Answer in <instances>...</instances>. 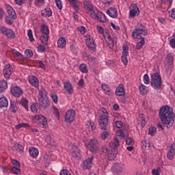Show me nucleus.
Wrapping results in <instances>:
<instances>
[{
    "label": "nucleus",
    "instance_id": "f257e3e1",
    "mask_svg": "<svg viewBox=\"0 0 175 175\" xmlns=\"http://www.w3.org/2000/svg\"><path fill=\"white\" fill-rule=\"evenodd\" d=\"M159 116L162 124L167 125V128L173 126L175 114L170 111V107L169 105H165L160 108Z\"/></svg>",
    "mask_w": 175,
    "mask_h": 175
},
{
    "label": "nucleus",
    "instance_id": "f03ea898",
    "mask_svg": "<svg viewBox=\"0 0 175 175\" xmlns=\"http://www.w3.org/2000/svg\"><path fill=\"white\" fill-rule=\"evenodd\" d=\"M151 85L154 90H161L162 85V78L158 72H154L151 75Z\"/></svg>",
    "mask_w": 175,
    "mask_h": 175
},
{
    "label": "nucleus",
    "instance_id": "7ed1b4c3",
    "mask_svg": "<svg viewBox=\"0 0 175 175\" xmlns=\"http://www.w3.org/2000/svg\"><path fill=\"white\" fill-rule=\"evenodd\" d=\"M98 124L103 131L109 129V113H107V111L99 116Z\"/></svg>",
    "mask_w": 175,
    "mask_h": 175
},
{
    "label": "nucleus",
    "instance_id": "20e7f679",
    "mask_svg": "<svg viewBox=\"0 0 175 175\" xmlns=\"http://www.w3.org/2000/svg\"><path fill=\"white\" fill-rule=\"evenodd\" d=\"M148 33V31L146 28L135 29L133 31V38L134 39H143L141 35L146 36Z\"/></svg>",
    "mask_w": 175,
    "mask_h": 175
},
{
    "label": "nucleus",
    "instance_id": "39448f33",
    "mask_svg": "<svg viewBox=\"0 0 175 175\" xmlns=\"http://www.w3.org/2000/svg\"><path fill=\"white\" fill-rule=\"evenodd\" d=\"M89 151L93 154H96L99 151V142L95 139H92L90 140L89 144Z\"/></svg>",
    "mask_w": 175,
    "mask_h": 175
},
{
    "label": "nucleus",
    "instance_id": "423d86ee",
    "mask_svg": "<svg viewBox=\"0 0 175 175\" xmlns=\"http://www.w3.org/2000/svg\"><path fill=\"white\" fill-rule=\"evenodd\" d=\"M76 118V111L73 109H70L67 111L65 115V121L67 124H72Z\"/></svg>",
    "mask_w": 175,
    "mask_h": 175
},
{
    "label": "nucleus",
    "instance_id": "0eeeda50",
    "mask_svg": "<svg viewBox=\"0 0 175 175\" xmlns=\"http://www.w3.org/2000/svg\"><path fill=\"white\" fill-rule=\"evenodd\" d=\"M85 44L88 46L90 51L95 53L96 51V44H95V40L92 36H89L85 40Z\"/></svg>",
    "mask_w": 175,
    "mask_h": 175
},
{
    "label": "nucleus",
    "instance_id": "6e6552de",
    "mask_svg": "<svg viewBox=\"0 0 175 175\" xmlns=\"http://www.w3.org/2000/svg\"><path fill=\"white\" fill-rule=\"evenodd\" d=\"M0 31L3 35H5L6 37L9 38V39H14L16 38V33H14V31L10 29L3 27L1 28Z\"/></svg>",
    "mask_w": 175,
    "mask_h": 175
},
{
    "label": "nucleus",
    "instance_id": "1a4fd4ad",
    "mask_svg": "<svg viewBox=\"0 0 175 175\" xmlns=\"http://www.w3.org/2000/svg\"><path fill=\"white\" fill-rule=\"evenodd\" d=\"M91 14L92 17L94 18H97L98 21L100 23H106L107 21V18H106V15L102 13V12H95V11H93V12H91Z\"/></svg>",
    "mask_w": 175,
    "mask_h": 175
},
{
    "label": "nucleus",
    "instance_id": "9d476101",
    "mask_svg": "<svg viewBox=\"0 0 175 175\" xmlns=\"http://www.w3.org/2000/svg\"><path fill=\"white\" fill-rule=\"evenodd\" d=\"M129 50V47L128 46L125 45L122 48V61L124 64V65H128V55L129 54V52L128 51Z\"/></svg>",
    "mask_w": 175,
    "mask_h": 175
},
{
    "label": "nucleus",
    "instance_id": "9b49d317",
    "mask_svg": "<svg viewBox=\"0 0 175 175\" xmlns=\"http://www.w3.org/2000/svg\"><path fill=\"white\" fill-rule=\"evenodd\" d=\"M3 75L5 79H10V76L13 73V68L10 64H7L3 69Z\"/></svg>",
    "mask_w": 175,
    "mask_h": 175
},
{
    "label": "nucleus",
    "instance_id": "f8f14e48",
    "mask_svg": "<svg viewBox=\"0 0 175 175\" xmlns=\"http://www.w3.org/2000/svg\"><path fill=\"white\" fill-rule=\"evenodd\" d=\"M139 14L140 11L139 10V7H137L136 4H133L130 8V17H131V18H135V17L139 16Z\"/></svg>",
    "mask_w": 175,
    "mask_h": 175
},
{
    "label": "nucleus",
    "instance_id": "ddd939ff",
    "mask_svg": "<svg viewBox=\"0 0 175 175\" xmlns=\"http://www.w3.org/2000/svg\"><path fill=\"white\" fill-rule=\"evenodd\" d=\"M39 108L43 107L44 110L50 107V100L47 97L39 98Z\"/></svg>",
    "mask_w": 175,
    "mask_h": 175
},
{
    "label": "nucleus",
    "instance_id": "4468645a",
    "mask_svg": "<svg viewBox=\"0 0 175 175\" xmlns=\"http://www.w3.org/2000/svg\"><path fill=\"white\" fill-rule=\"evenodd\" d=\"M11 94L15 98H20L23 95V90L18 86H15L11 89Z\"/></svg>",
    "mask_w": 175,
    "mask_h": 175
},
{
    "label": "nucleus",
    "instance_id": "2eb2a0df",
    "mask_svg": "<svg viewBox=\"0 0 175 175\" xmlns=\"http://www.w3.org/2000/svg\"><path fill=\"white\" fill-rule=\"evenodd\" d=\"M92 161H94V156H92L90 158L87 159L83 162V168L85 170H90V169H91V167H92Z\"/></svg>",
    "mask_w": 175,
    "mask_h": 175
},
{
    "label": "nucleus",
    "instance_id": "dca6fc26",
    "mask_svg": "<svg viewBox=\"0 0 175 175\" xmlns=\"http://www.w3.org/2000/svg\"><path fill=\"white\" fill-rule=\"evenodd\" d=\"M37 120H38L39 125H40V126L42 128H47L49 124L47 123V119H46V117L40 115L38 116Z\"/></svg>",
    "mask_w": 175,
    "mask_h": 175
},
{
    "label": "nucleus",
    "instance_id": "f3484780",
    "mask_svg": "<svg viewBox=\"0 0 175 175\" xmlns=\"http://www.w3.org/2000/svg\"><path fill=\"white\" fill-rule=\"evenodd\" d=\"M116 94L118 96H124V95H125V88H124V85L120 84L118 86Z\"/></svg>",
    "mask_w": 175,
    "mask_h": 175
},
{
    "label": "nucleus",
    "instance_id": "a211bd4d",
    "mask_svg": "<svg viewBox=\"0 0 175 175\" xmlns=\"http://www.w3.org/2000/svg\"><path fill=\"white\" fill-rule=\"evenodd\" d=\"M111 151L108 154V158L109 161H114L117 158V154H118V149L115 150L114 148H111Z\"/></svg>",
    "mask_w": 175,
    "mask_h": 175
},
{
    "label": "nucleus",
    "instance_id": "6ab92c4d",
    "mask_svg": "<svg viewBox=\"0 0 175 175\" xmlns=\"http://www.w3.org/2000/svg\"><path fill=\"white\" fill-rule=\"evenodd\" d=\"M64 90L69 95H72V94H73V86L69 81L64 83Z\"/></svg>",
    "mask_w": 175,
    "mask_h": 175
},
{
    "label": "nucleus",
    "instance_id": "aec40b11",
    "mask_svg": "<svg viewBox=\"0 0 175 175\" xmlns=\"http://www.w3.org/2000/svg\"><path fill=\"white\" fill-rule=\"evenodd\" d=\"M7 9L8 12V16L12 17L13 20H16L17 18V14H16V11L13 8H12V6L7 5Z\"/></svg>",
    "mask_w": 175,
    "mask_h": 175
},
{
    "label": "nucleus",
    "instance_id": "412c9836",
    "mask_svg": "<svg viewBox=\"0 0 175 175\" xmlns=\"http://www.w3.org/2000/svg\"><path fill=\"white\" fill-rule=\"evenodd\" d=\"M107 14H109L110 17H112V18H117V17L118 16V14L117 13L116 8H111L107 11Z\"/></svg>",
    "mask_w": 175,
    "mask_h": 175
},
{
    "label": "nucleus",
    "instance_id": "4be33fe9",
    "mask_svg": "<svg viewBox=\"0 0 175 175\" xmlns=\"http://www.w3.org/2000/svg\"><path fill=\"white\" fill-rule=\"evenodd\" d=\"M109 147L114 148V150H118V147H120V139H118V137L114 138V142H111L109 143Z\"/></svg>",
    "mask_w": 175,
    "mask_h": 175
},
{
    "label": "nucleus",
    "instance_id": "5701e85b",
    "mask_svg": "<svg viewBox=\"0 0 175 175\" xmlns=\"http://www.w3.org/2000/svg\"><path fill=\"white\" fill-rule=\"evenodd\" d=\"M53 15V12L51 11V9L46 8L44 10H41V16H43L44 17H51Z\"/></svg>",
    "mask_w": 175,
    "mask_h": 175
},
{
    "label": "nucleus",
    "instance_id": "b1692460",
    "mask_svg": "<svg viewBox=\"0 0 175 175\" xmlns=\"http://www.w3.org/2000/svg\"><path fill=\"white\" fill-rule=\"evenodd\" d=\"M29 81L31 85H33L34 87H38L39 85V80L38 79V77L35 76H31L29 79Z\"/></svg>",
    "mask_w": 175,
    "mask_h": 175
},
{
    "label": "nucleus",
    "instance_id": "393cba45",
    "mask_svg": "<svg viewBox=\"0 0 175 175\" xmlns=\"http://www.w3.org/2000/svg\"><path fill=\"white\" fill-rule=\"evenodd\" d=\"M66 46V39L65 38L62 37L57 41V47L59 49H64Z\"/></svg>",
    "mask_w": 175,
    "mask_h": 175
},
{
    "label": "nucleus",
    "instance_id": "a878e982",
    "mask_svg": "<svg viewBox=\"0 0 175 175\" xmlns=\"http://www.w3.org/2000/svg\"><path fill=\"white\" fill-rule=\"evenodd\" d=\"M173 61H174L173 55L170 53L167 54L165 58V65H173Z\"/></svg>",
    "mask_w": 175,
    "mask_h": 175
},
{
    "label": "nucleus",
    "instance_id": "bb28decb",
    "mask_svg": "<svg viewBox=\"0 0 175 175\" xmlns=\"http://www.w3.org/2000/svg\"><path fill=\"white\" fill-rule=\"evenodd\" d=\"M8 90V81L5 80L0 81V92H5Z\"/></svg>",
    "mask_w": 175,
    "mask_h": 175
},
{
    "label": "nucleus",
    "instance_id": "cd10ccee",
    "mask_svg": "<svg viewBox=\"0 0 175 175\" xmlns=\"http://www.w3.org/2000/svg\"><path fill=\"white\" fill-rule=\"evenodd\" d=\"M29 154L32 157V158H36L38 155H39V150L35 148H31L29 150Z\"/></svg>",
    "mask_w": 175,
    "mask_h": 175
},
{
    "label": "nucleus",
    "instance_id": "c85d7f7f",
    "mask_svg": "<svg viewBox=\"0 0 175 175\" xmlns=\"http://www.w3.org/2000/svg\"><path fill=\"white\" fill-rule=\"evenodd\" d=\"M40 31L44 35H50V30L49 29V27L46 26V24H43L41 25Z\"/></svg>",
    "mask_w": 175,
    "mask_h": 175
},
{
    "label": "nucleus",
    "instance_id": "c756f323",
    "mask_svg": "<svg viewBox=\"0 0 175 175\" xmlns=\"http://www.w3.org/2000/svg\"><path fill=\"white\" fill-rule=\"evenodd\" d=\"M41 43H45V46H47L49 43V34H42L40 38Z\"/></svg>",
    "mask_w": 175,
    "mask_h": 175
},
{
    "label": "nucleus",
    "instance_id": "7c9ffc66",
    "mask_svg": "<svg viewBox=\"0 0 175 175\" xmlns=\"http://www.w3.org/2000/svg\"><path fill=\"white\" fill-rule=\"evenodd\" d=\"M10 111H12V113L17 112V110H18V109L17 108V105H16V102L12 101V100L10 101Z\"/></svg>",
    "mask_w": 175,
    "mask_h": 175
},
{
    "label": "nucleus",
    "instance_id": "2f4dec72",
    "mask_svg": "<svg viewBox=\"0 0 175 175\" xmlns=\"http://www.w3.org/2000/svg\"><path fill=\"white\" fill-rule=\"evenodd\" d=\"M72 155L74 158H81V154H80V149L79 148L75 147V150H72Z\"/></svg>",
    "mask_w": 175,
    "mask_h": 175
},
{
    "label": "nucleus",
    "instance_id": "473e14b6",
    "mask_svg": "<svg viewBox=\"0 0 175 175\" xmlns=\"http://www.w3.org/2000/svg\"><path fill=\"white\" fill-rule=\"evenodd\" d=\"M138 121L141 122L142 128H144L145 125L147 124V122L146 121V119H144V114L143 113L139 114Z\"/></svg>",
    "mask_w": 175,
    "mask_h": 175
},
{
    "label": "nucleus",
    "instance_id": "72a5a7b5",
    "mask_svg": "<svg viewBox=\"0 0 175 175\" xmlns=\"http://www.w3.org/2000/svg\"><path fill=\"white\" fill-rule=\"evenodd\" d=\"M8 99L5 97L0 98V107H8Z\"/></svg>",
    "mask_w": 175,
    "mask_h": 175
},
{
    "label": "nucleus",
    "instance_id": "f704fd0d",
    "mask_svg": "<svg viewBox=\"0 0 175 175\" xmlns=\"http://www.w3.org/2000/svg\"><path fill=\"white\" fill-rule=\"evenodd\" d=\"M20 105L25 107V110L28 111L29 108H28V100L27 98H22V100L20 101Z\"/></svg>",
    "mask_w": 175,
    "mask_h": 175
},
{
    "label": "nucleus",
    "instance_id": "c9c22d12",
    "mask_svg": "<svg viewBox=\"0 0 175 175\" xmlns=\"http://www.w3.org/2000/svg\"><path fill=\"white\" fill-rule=\"evenodd\" d=\"M141 42H139L136 45L137 50H141V49H143V46L146 44V41L144 40V38H140Z\"/></svg>",
    "mask_w": 175,
    "mask_h": 175
},
{
    "label": "nucleus",
    "instance_id": "e433bc0d",
    "mask_svg": "<svg viewBox=\"0 0 175 175\" xmlns=\"http://www.w3.org/2000/svg\"><path fill=\"white\" fill-rule=\"evenodd\" d=\"M83 6L86 10L91 12V13H94V8H92V5H91L90 3L85 2Z\"/></svg>",
    "mask_w": 175,
    "mask_h": 175
},
{
    "label": "nucleus",
    "instance_id": "4c0bfd02",
    "mask_svg": "<svg viewBox=\"0 0 175 175\" xmlns=\"http://www.w3.org/2000/svg\"><path fill=\"white\" fill-rule=\"evenodd\" d=\"M139 91L142 95H147L148 90H147V88L146 87V85L141 84L139 85Z\"/></svg>",
    "mask_w": 175,
    "mask_h": 175
},
{
    "label": "nucleus",
    "instance_id": "58836bf2",
    "mask_svg": "<svg viewBox=\"0 0 175 175\" xmlns=\"http://www.w3.org/2000/svg\"><path fill=\"white\" fill-rule=\"evenodd\" d=\"M70 5H72L76 12H79V6H77V0H68Z\"/></svg>",
    "mask_w": 175,
    "mask_h": 175
},
{
    "label": "nucleus",
    "instance_id": "ea45409f",
    "mask_svg": "<svg viewBox=\"0 0 175 175\" xmlns=\"http://www.w3.org/2000/svg\"><path fill=\"white\" fill-rule=\"evenodd\" d=\"M106 36H107V39L108 40H109V42H111V46H109V48L111 49H113V47H114V40H113V39H111V36H110V33H109V31L105 32Z\"/></svg>",
    "mask_w": 175,
    "mask_h": 175
},
{
    "label": "nucleus",
    "instance_id": "a19ab883",
    "mask_svg": "<svg viewBox=\"0 0 175 175\" xmlns=\"http://www.w3.org/2000/svg\"><path fill=\"white\" fill-rule=\"evenodd\" d=\"M14 148H15L16 151H18V152H23V150H24V147L22 146L21 144H16L14 146Z\"/></svg>",
    "mask_w": 175,
    "mask_h": 175
},
{
    "label": "nucleus",
    "instance_id": "79ce46f5",
    "mask_svg": "<svg viewBox=\"0 0 175 175\" xmlns=\"http://www.w3.org/2000/svg\"><path fill=\"white\" fill-rule=\"evenodd\" d=\"M38 107H39V104L38 103H34L31 106V111L32 113H38Z\"/></svg>",
    "mask_w": 175,
    "mask_h": 175
},
{
    "label": "nucleus",
    "instance_id": "37998d69",
    "mask_svg": "<svg viewBox=\"0 0 175 175\" xmlns=\"http://www.w3.org/2000/svg\"><path fill=\"white\" fill-rule=\"evenodd\" d=\"M79 70L82 73H88V69L85 64H82L79 66Z\"/></svg>",
    "mask_w": 175,
    "mask_h": 175
},
{
    "label": "nucleus",
    "instance_id": "c03bdc74",
    "mask_svg": "<svg viewBox=\"0 0 175 175\" xmlns=\"http://www.w3.org/2000/svg\"><path fill=\"white\" fill-rule=\"evenodd\" d=\"M25 55L26 56V58H31V57L33 56V52L32 51V50L26 49L25 51Z\"/></svg>",
    "mask_w": 175,
    "mask_h": 175
},
{
    "label": "nucleus",
    "instance_id": "a18cd8bd",
    "mask_svg": "<svg viewBox=\"0 0 175 175\" xmlns=\"http://www.w3.org/2000/svg\"><path fill=\"white\" fill-rule=\"evenodd\" d=\"M11 172H12L14 174H21V170L20 167H13Z\"/></svg>",
    "mask_w": 175,
    "mask_h": 175
},
{
    "label": "nucleus",
    "instance_id": "49530a36",
    "mask_svg": "<svg viewBox=\"0 0 175 175\" xmlns=\"http://www.w3.org/2000/svg\"><path fill=\"white\" fill-rule=\"evenodd\" d=\"M27 36L29 37V39L30 42H35V39L33 38V34L32 33V30L29 29L27 31Z\"/></svg>",
    "mask_w": 175,
    "mask_h": 175
},
{
    "label": "nucleus",
    "instance_id": "de8ad7c7",
    "mask_svg": "<svg viewBox=\"0 0 175 175\" xmlns=\"http://www.w3.org/2000/svg\"><path fill=\"white\" fill-rule=\"evenodd\" d=\"M155 132H157V127H150L149 128V132L148 134L150 135V136H154Z\"/></svg>",
    "mask_w": 175,
    "mask_h": 175
},
{
    "label": "nucleus",
    "instance_id": "09e8293b",
    "mask_svg": "<svg viewBox=\"0 0 175 175\" xmlns=\"http://www.w3.org/2000/svg\"><path fill=\"white\" fill-rule=\"evenodd\" d=\"M142 148H150V144H148V142H147V139L145 141H142L141 144Z\"/></svg>",
    "mask_w": 175,
    "mask_h": 175
},
{
    "label": "nucleus",
    "instance_id": "8fccbe9b",
    "mask_svg": "<svg viewBox=\"0 0 175 175\" xmlns=\"http://www.w3.org/2000/svg\"><path fill=\"white\" fill-rule=\"evenodd\" d=\"M175 152H172L171 150H169L168 153L167 154V159H170V161H172L173 158L174 157Z\"/></svg>",
    "mask_w": 175,
    "mask_h": 175
},
{
    "label": "nucleus",
    "instance_id": "3c124183",
    "mask_svg": "<svg viewBox=\"0 0 175 175\" xmlns=\"http://www.w3.org/2000/svg\"><path fill=\"white\" fill-rule=\"evenodd\" d=\"M102 90H103V91H105V92H110V88H109V85H106V83H103L102 85Z\"/></svg>",
    "mask_w": 175,
    "mask_h": 175
},
{
    "label": "nucleus",
    "instance_id": "603ef678",
    "mask_svg": "<svg viewBox=\"0 0 175 175\" xmlns=\"http://www.w3.org/2000/svg\"><path fill=\"white\" fill-rule=\"evenodd\" d=\"M5 23H7L8 25H12V24H13V18H12V16H7L5 17Z\"/></svg>",
    "mask_w": 175,
    "mask_h": 175
},
{
    "label": "nucleus",
    "instance_id": "864d4df0",
    "mask_svg": "<svg viewBox=\"0 0 175 175\" xmlns=\"http://www.w3.org/2000/svg\"><path fill=\"white\" fill-rule=\"evenodd\" d=\"M144 82L145 84H150V77L148 74L144 75Z\"/></svg>",
    "mask_w": 175,
    "mask_h": 175
},
{
    "label": "nucleus",
    "instance_id": "5fc2aeb1",
    "mask_svg": "<svg viewBox=\"0 0 175 175\" xmlns=\"http://www.w3.org/2000/svg\"><path fill=\"white\" fill-rule=\"evenodd\" d=\"M38 50L40 53H44V51H46V47L44 45L40 44L38 46Z\"/></svg>",
    "mask_w": 175,
    "mask_h": 175
},
{
    "label": "nucleus",
    "instance_id": "6e6d98bb",
    "mask_svg": "<svg viewBox=\"0 0 175 175\" xmlns=\"http://www.w3.org/2000/svg\"><path fill=\"white\" fill-rule=\"evenodd\" d=\"M109 135L110 134H109L107 131H103L101 133V137L102 139H103V140H105V139H107V137H109Z\"/></svg>",
    "mask_w": 175,
    "mask_h": 175
},
{
    "label": "nucleus",
    "instance_id": "4d7b16f0",
    "mask_svg": "<svg viewBox=\"0 0 175 175\" xmlns=\"http://www.w3.org/2000/svg\"><path fill=\"white\" fill-rule=\"evenodd\" d=\"M55 1L58 9L61 10L62 9V1L61 0H55Z\"/></svg>",
    "mask_w": 175,
    "mask_h": 175
},
{
    "label": "nucleus",
    "instance_id": "13d9d810",
    "mask_svg": "<svg viewBox=\"0 0 175 175\" xmlns=\"http://www.w3.org/2000/svg\"><path fill=\"white\" fill-rule=\"evenodd\" d=\"M40 99H44V96L46 95V90H40Z\"/></svg>",
    "mask_w": 175,
    "mask_h": 175
},
{
    "label": "nucleus",
    "instance_id": "bf43d9fd",
    "mask_svg": "<svg viewBox=\"0 0 175 175\" xmlns=\"http://www.w3.org/2000/svg\"><path fill=\"white\" fill-rule=\"evenodd\" d=\"M169 16L172 18H175V8H173L172 11H169Z\"/></svg>",
    "mask_w": 175,
    "mask_h": 175
},
{
    "label": "nucleus",
    "instance_id": "052dcab7",
    "mask_svg": "<svg viewBox=\"0 0 175 175\" xmlns=\"http://www.w3.org/2000/svg\"><path fill=\"white\" fill-rule=\"evenodd\" d=\"M78 31H79L81 32V33L84 35L85 33V31H87V29H85V27L81 26L80 27H78Z\"/></svg>",
    "mask_w": 175,
    "mask_h": 175
},
{
    "label": "nucleus",
    "instance_id": "680f3d73",
    "mask_svg": "<svg viewBox=\"0 0 175 175\" xmlns=\"http://www.w3.org/2000/svg\"><path fill=\"white\" fill-rule=\"evenodd\" d=\"M51 98L54 103H58V96H57V94H52Z\"/></svg>",
    "mask_w": 175,
    "mask_h": 175
},
{
    "label": "nucleus",
    "instance_id": "e2e57ef3",
    "mask_svg": "<svg viewBox=\"0 0 175 175\" xmlns=\"http://www.w3.org/2000/svg\"><path fill=\"white\" fill-rule=\"evenodd\" d=\"M53 110H54V114H55L57 118L59 120V111L57 109V107H53Z\"/></svg>",
    "mask_w": 175,
    "mask_h": 175
},
{
    "label": "nucleus",
    "instance_id": "0e129e2a",
    "mask_svg": "<svg viewBox=\"0 0 175 175\" xmlns=\"http://www.w3.org/2000/svg\"><path fill=\"white\" fill-rule=\"evenodd\" d=\"M12 163L14 165V167H20L21 166V164L17 160H14Z\"/></svg>",
    "mask_w": 175,
    "mask_h": 175
},
{
    "label": "nucleus",
    "instance_id": "69168bd1",
    "mask_svg": "<svg viewBox=\"0 0 175 175\" xmlns=\"http://www.w3.org/2000/svg\"><path fill=\"white\" fill-rule=\"evenodd\" d=\"M116 125L117 128L120 129V128H122V125H124V123H122L121 121L118 120L116 122Z\"/></svg>",
    "mask_w": 175,
    "mask_h": 175
},
{
    "label": "nucleus",
    "instance_id": "338daca9",
    "mask_svg": "<svg viewBox=\"0 0 175 175\" xmlns=\"http://www.w3.org/2000/svg\"><path fill=\"white\" fill-rule=\"evenodd\" d=\"M170 46H171V47H172V49H175V39L174 38H172L170 40Z\"/></svg>",
    "mask_w": 175,
    "mask_h": 175
},
{
    "label": "nucleus",
    "instance_id": "774afa93",
    "mask_svg": "<svg viewBox=\"0 0 175 175\" xmlns=\"http://www.w3.org/2000/svg\"><path fill=\"white\" fill-rule=\"evenodd\" d=\"M60 175H70V173L68 171V170H62L60 172Z\"/></svg>",
    "mask_w": 175,
    "mask_h": 175
}]
</instances>
